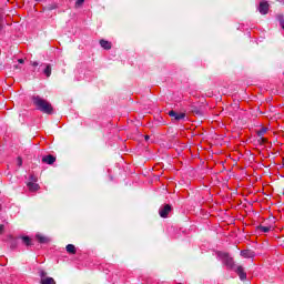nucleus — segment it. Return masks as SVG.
Segmentation results:
<instances>
[{"label":"nucleus","instance_id":"6e6552de","mask_svg":"<svg viewBox=\"0 0 284 284\" xmlns=\"http://www.w3.org/2000/svg\"><path fill=\"white\" fill-rule=\"evenodd\" d=\"M257 10L262 14H267L270 12V3L267 1H261Z\"/></svg>","mask_w":284,"mask_h":284},{"label":"nucleus","instance_id":"39448f33","mask_svg":"<svg viewBox=\"0 0 284 284\" xmlns=\"http://www.w3.org/2000/svg\"><path fill=\"white\" fill-rule=\"evenodd\" d=\"M169 116H171L172 121H183L185 119V113H179L174 110L169 111Z\"/></svg>","mask_w":284,"mask_h":284},{"label":"nucleus","instance_id":"ddd939ff","mask_svg":"<svg viewBox=\"0 0 284 284\" xmlns=\"http://www.w3.org/2000/svg\"><path fill=\"white\" fill-rule=\"evenodd\" d=\"M27 187L30 192H37L39 190V184L37 182H29L27 183Z\"/></svg>","mask_w":284,"mask_h":284},{"label":"nucleus","instance_id":"aec40b11","mask_svg":"<svg viewBox=\"0 0 284 284\" xmlns=\"http://www.w3.org/2000/svg\"><path fill=\"white\" fill-rule=\"evenodd\" d=\"M85 3V0H77L75 6H83Z\"/></svg>","mask_w":284,"mask_h":284},{"label":"nucleus","instance_id":"f03ea898","mask_svg":"<svg viewBox=\"0 0 284 284\" xmlns=\"http://www.w3.org/2000/svg\"><path fill=\"white\" fill-rule=\"evenodd\" d=\"M216 254L217 258L222 261L223 265H225L227 270H234L236 264L234 263V258L230 256V253L219 251Z\"/></svg>","mask_w":284,"mask_h":284},{"label":"nucleus","instance_id":"f8f14e48","mask_svg":"<svg viewBox=\"0 0 284 284\" xmlns=\"http://www.w3.org/2000/svg\"><path fill=\"white\" fill-rule=\"evenodd\" d=\"M44 65L43 74H45L47 78H50L52 74V65L50 64H41Z\"/></svg>","mask_w":284,"mask_h":284},{"label":"nucleus","instance_id":"6ab92c4d","mask_svg":"<svg viewBox=\"0 0 284 284\" xmlns=\"http://www.w3.org/2000/svg\"><path fill=\"white\" fill-rule=\"evenodd\" d=\"M18 168H21L23 165V160L21 158L17 159Z\"/></svg>","mask_w":284,"mask_h":284},{"label":"nucleus","instance_id":"423d86ee","mask_svg":"<svg viewBox=\"0 0 284 284\" xmlns=\"http://www.w3.org/2000/svg\"><path fill=\"white\" fill-rule=\"evenodd\" d=\"M233 271L237 273L241 281H245L247 278V273H245V268H243L242 265L234 266Z\"/></svg>","mask_w":284,"mask_h":284},{"label":"nucleus","instance_id":"393cba45","mask_svg":"<svg viewBox=\"0 0 284 284\" xmlns=\"http://www.w3.org/2000/svg\"><path fill=\"white\" fill-rule=\"evenodd\" d=\"M145 141H150V135H145Z\"/></svg>","mask_w":284,"mask_h":284},{"label":"nucleus","instance_id":"b1692460","mask_svg":"<svg viewBox=\"0 0 284 284\" xmlns=\"http://www.w3.org/2000/svg\"><path fill=\"white\" fill-rule=\"evenodd\" d=\"M262 142H263V143H267V139L262 138Z\"/></svg>","mask_w":284,"mask_h":284},{"label":"nucleus","instance_id":"9b49d317","mask_svg":"<svg viewBox=\"0 0 284 284\" xmlns=\"http://www.w3.org/2000/svg\"><path fill=\"white\" fill-rule=\"evenodd\" d=\"M100 45L103 50H112V42L106 40H100Z\"/></svg>","mask_w":284,"mask_h":284},{"label":"nucleus","instance_id":"4468645a","mask_svg":"<svg viewBox=\"0 0 284 284\" xmlns=\"http://www.w3.org/2000/svg\"><path fill=\"white\" fill-rule=\"evenodd\" d=\"M36 239L39 241V243H42V244L50 243V240L43 235H37Z\"/></svg>","mask_w":284,"mask_h":284},{"label":"nucleus","instance_id":"dca6fc26","mask_svg":"<svg viewBox=\"0 0 284 284\" xmlns=\"http://www.w3.org/2000/svg\"><path fill=\"white\" fill-rule=\"evenodd\" d=\"M22 243H24L27 247H30V245H32V239H30V236H22Z\"/></svg>","mask_w":284,"mask_h":284},{"label":"nucleus","instance_id":"9d476101","mask_svg":"<svg viewBox=\"0 0 284 284\" xmlns=\"http://www.w3.org/2000/svg\"><path fill=\"white\" fill-rule=\"evenodd\" d=\"M241 256H243V258H254V256H256V253L252 250H243L241 251Z\"/></svg>","mask_w":284,"mask_h":284},{"label":"nucleus","instance_id":"20e7f679","mask_svg":"<svg viewBox=\"0 0 284 284\" xmlns=\"http://www.w3.org/2000/svg\"><path fill=\"white\" fill-rule=\"evenodd\" d=\"M171 212H172V205L170 204H164L159 209V214L162 219H168V214H170Z\"/></svg>","mask_w":284,"mask_h":284},{"label":"nucleus","instance_id":"bb28decb","mask_svg":"<svg viewBox=\"0 0 284 284\" xmlns=\"http://www.w3.org/2000/svg\"><path fill=\"white\" fill-rule=\"evenodd\" d=\"M195 114H201V111H195Z\"/></svg>","mask_w":284,"mask_h":284},{"label":"nucleus","instance_id":"4be33fe9","mask_svg":"<svg viewBox=\"0 0 284 284\" xmlns=\"http://www.w3.org/2000/svg\"><path fill=\"white\" fill-rule=\"evenodd\" d=\"M31 65H33V68H37V65H39V62H37V61L31 62Z\"/></svg>","mask_w":284,"mask_h":284},{"label":"nucleus","instance_id":"f257e3e1","mask_svg":"<svg viewBox=\"0 0 284 284\" xmlns=\"http://www.w3.org/2000/svg\"><path fill=\"white\" fill-rule=\"evenodd\" d=\"M31 99L37 110L43 112V114H54V108H52V104L48 100L40 95H33Z\"/></svg>","mask_w":284,"mask_h":284},{"label":"nucleus","instance_id":"a211bd4d","mask_svg":"<svg viewBox=\"0 0 284 284\" xmlns=\"http://www.w3.org/2000/svg\"><path fill=\"white\" fill-rule=\"evenodd\" d=\"M267 132V128H262L257 131V136H263Z\"/></svg>","mask_w":284,"mask_h":284},{"label":"nucleus","instance_id":"412c9836","mask_svg":"<svg viewBox=\"0 0 284 284\" xmlns=\"http://www.w3.org/2000/svg\"><path fill=\"white\" fill-rule=\"evenodd\" d=\"M1 30H3V19L0 16V32H1Z\"/></svg>","mask_w":284,"mask_h":284},{"label":"nucleus","instance_id":"a878e982","mask_svg":"<svg viewBox=\"0 0 284 284\" xmlns=\"http://www.w3.org/2000/svg\"><path fill=\"white\" fill-rule=\"evenodd\" d=\"M18 62L19 63H23L24 61H23V59H19Z\"/></svg>","mask_w":284,"mask_h":284},{"label":"nucleus","instance_id":"cd10ccee","mask_svg":"<svg viewBox=\"0 0 284 284\" xmlns=\"http://www.w3.org/2000/svg\"><path fill=\"white\" fill-rule=\"evenodd\" d=\"M0 211H1V205H0Z\"/></svg>","mask_w":284,"mask_h":284},{"label":"nucleus","instance_id":"f3484780","mask_svg":"<svg viewBox=\"0 0 284 284\" xmlns=\"http://www.w3.org/2000/svg\"><path fill=\"white\" fill-rule=\"evenodd\" d=\"M37 181H39V178H37V175L31 174V175L29 176V183H37Z\"/></svg>","mask_w":284,"mask_h":284},{"label":"nucleus","instance_id":"2eb2a0df","mask_svg":"<svg viewBox=\"0 0 284 284\" xmlns=\"http://www.w3.org/2000/svg\"><path fill=\"white\" fill-rule=\"evenodd\" d=\"M67 252L69 254H77V247L74 246V244H68L67 245Z\"/></svg>","mask_w":284,"mask_h":284},{"label":"nucleus","instance_id":"0eeeda50","mask_svg":"<svg viewBox=\"0 0 284 284\" xmlns=\"http://www.w3.org/2000/svg\"><path fill=\"white\" fill-rule=\"evenodd\" d=\"M272 230H273L272 225L263 226L262 224H260L255 227V232L257 234H267L272 232Z\"/></svg>","mask_w":284,"mask_h":284},{"label":"nucleus","instance_id":"5701e85b","mask_svg":"<svg viewBox=\"0 0 284 284\" xmlns=\"http://www.w3.org/2000/svg\"><path fill=\"white\" fill-rule=\"evenodd\" d=\"M4 226L3 224L0 225V234H3Z\"/></svg>","mask_w":284,"mask_h":284},{"label":"nucleus","instance_id":"7ed1b4c3","mask_svg":"<svg viewBox=\"0 0 284 284\" xmlns=\"http://www.w3.org/2000/svg\"><path fill=\"white\" fill-rule=\"evenodd\" d=\"M38 274L40 276V284H57L54 278L48 276V272L43 268H39Z\"/></svg>","mask_w":284,"mask_h":284},{"label":"nucleus","instance_id":"1a4fd4ad","mask_svg":"<svg viewBox=\"0 0 284 284\" xmlns=\"http://www.w3.org/2000/svg\"><path fill=\"white\" fill-rule=\"evenodd\" d=\"M57 158L54 155H44L42 158V163H47V165H54Z\"/></svg>","mask_w":284,"mask_h":284}]
</instances>
